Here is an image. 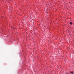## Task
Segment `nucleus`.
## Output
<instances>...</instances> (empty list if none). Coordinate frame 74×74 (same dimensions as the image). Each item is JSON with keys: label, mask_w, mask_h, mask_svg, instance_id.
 I'll return each instance as SVG.
<instances>
[{"label": "nucleus", "mask_w": 74, "mask_h": 74, "mask_svg": "<svg viewBox=\"0 0 74 74\" xmlns=\"http://www.w3.org/2000/svg\"><path fill=\"white\" fill-rule=\"evenodd\" d=\"M66 74H68V73H66Z\"/></svg>", "instance_id": "3"}, {"label": "nucleus", "mask_w": 74, "mask_h": 74, "mask_svg": "<svg viewBox=\"0 0 74 74\" xmlns=\"http://www.w3.org/2000/svg\"><path fill=\"white\" fill-rule=\"evenodd\" d=\"M70 24L71 25H73V24L72 23V22H71L70 23Z\"/></svg>", "instance_id": "1"}, {"label": "nucleus", "mask_w": 74, "mask_h": 74, "mask_svg": "<svg viewBox=\"0 0 74 74\" xmlns=\"http://www.w3.org/2000/svg\"><path fill=\"white\" fill-rule=\"evenodd\" d=\"M71 73L72 74H74V73H73V72H71Z\"/></svg>", "instance_id": "2"}]
</instances>
